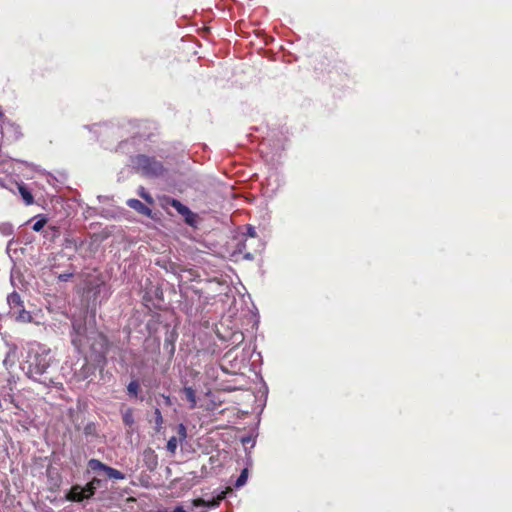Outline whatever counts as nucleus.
<instances>
[{
    "label": "nucleus",
    "mask_w": 512,
    "mask_h": 512,
    "mask_svg": "<svg viewBox=\"0 0 512 512\" xmlns=\"http://www.w3.org/2000/svg\"><path fill=\"white\" fill-rule=\"evenodd\" d=\"M183 393L185 394L186 399L190 403V408H195L197 405L195 390L192 387H184Z\"/></svg>",
    "instance_id": "ddd939ff"
},
{
    "label": "nucleus",
    "mask_w": 512,
    "mask_h": 512,
    "mask_svg": "<svg viewBox=\"0 0 512 512\" xmlns=\"http://www.w3.org/2000/svg\"><path fill=\"white\" fill-rule=\"evenodd\" d=\"M107 467H108L107 465H105L104 463H102L101 461H99L97 459H90L88 461V469L93 472L105 473Z\"/></svg>",
    "instance_id": "f8f14e48"
},
{
    "label": "nucleus",
    "mask_w": 512,
    "mask_h": 512,
    "mask_svg": "<svg viewBox=\"0 0 512 512\" xmlns=\"http://www.w3.org/2000/svg\"><path fill=\"white\" fill-rule=\"evenodd\" d=\"M168 203L176 209V211L182 215L185 219V222L189 225H193L195 222V214L184 204H182L179 200L169 199Z\"/></svg>",
    "instance_id": "423d86ee"
},
{
    "label": "nucleus",
    "mask_w": 512,
    "mask_h": 512,
    "mask_svg": "<svg viewBox=\"0 0 512 512\" xmlns=\"http://www.w3.org/2000/svg\"><path fill=\"white\" fill-rule=\"evenodd\" d=\"M2 117H3V113H2V111L0 110V118H2Z\"/></svg>",
    "instance_id": "c85d7f7f"
},
{
    "label": "nucleus",
    "mask_w": 512,
    "mask_h": 512,
    "mask_svg": "<svg viewBox=\"0 0 512 512\" xmlns=\"http://www.w3.org/2000/svg\"><path fill=\"white\" fill-rule=\"evenodd\" d=\"M18 361L17 347L15 345H8V351L6 352L3 360V365L7 370H10L15 366Z\"/></svg>",
    "instance_id": "6e6552de"
},
{
    "label": "nucleus",
    "mask_w": 512,
    "mask_h": 512,
    "mask_svg": "<svg viewBox=\"0 0 512 512\" xmlns=\"http://www.w3.org/2000/svg\"><path fill=\"white\" fill-rule=\"evenodd\" d=\"M7 302L10 307V313L17 309H20L23 306L20 295L16 292H13L10 295H8Z\"/></svg>",
    "instance_id": "9d476101"
},
{
    "label": "nucleus",
    "mask_w": 512,
    "mask_h": 512,
    "mask_svg": "<svg viewBox=\"0 0 512 512\" xmlns=\"http://www.w3.org/2000/svg\"><path fill=\"white\" fill-rule=\"evenodd\" d=\"M178 446V441L176 437H171L167 442V450L170 453H175Z\"/></svg>",
    "instance_id": "aec40b11"
},
{
    "label": "nucleus",
    "mask_w": 512,
    "mask_h": 512,
    "mask_svg": "<svg viewBox=\"0 0 512 512\" xmlns=\"http://www.w3.org/2000/svg\"><path fill=\"white\" fill-rule=\"evenodd\" d=\"M140 390V385L137 381H131L127 386V392L131 397H137Z\"/></svg>",
    "instance_id": "dca6fc26"
},
{
    "label": "nucleus",
    "mask_w": 512,
    "mask_h": 512,
    "mask_svg": "<svg viewBox=\"0 0 512 512\" xmlns=\"http://www.w3.org/2000/svg\"><path fill=\"white\" fill-rule=\"evenodd\" d=\"M247 231H248V235L249 236H251V237H255L256 236V231H255L254 227H249Z\"/></svg>",
    "instance_id": "393cba45"
},
{
    "label": "nucleus",
    "mask_w": 512,
    "mask_h": 512,
    "mask_svg": "<svg viewBox=\"0 0 512 512\" xmlns=\"http://www.w3.org/2000/svg\"><path fill=\"white\" fill-rule=\"evenodd\" d=\"M127 205L134 209L135 211H137L138 213L142 214V215H145V216H150L152 211L149 207H147L146 205H144L140 200L138 199H129L127 201Z\"/></svg>",
    "instance_id": "1a4fd4ad"
},
{
    "label": "nucleus",
    "mask_w": 512,
    "mask_h": 512,
    "mask_svg": "<svg viewBox=\"0 0 512 512\" xmlns=\"http://www.w3.org/2000/svg\"><path fill=\"white\" fill-rule=\"evenodd\" d=\"M247 259H252V255L250 253H247L245 256Z\"/></svg>",
    "instance_id": "cd10ccee"
},
{
    "label": "nucleus",
    "mask_w": 512,
    "mask_h": 512,
    "mask_svg": "<svg viewBox=\"0 0 512 512\" xmlns=\"http://www.w3.org/2000/svg\"><path fill=\"white\" fill-rule=\"evenodd\" d=\"M155 423L157 428L159 429L163 424V417L159 409H155Z\"/></svg>",
    "instance_id": "412c9836"
},
{
    "label": "nucleus",
    "mask_w": 512,
    "mask_h": 512,
    "mask_svg": "<svg viewBox=\"0 0 512 512\" xmlns=\"http://www.w3.org/2000/svg\"><path fill=\"white\" fill-rule=\"evenodd\" d=\"M0 231L4 234V235H10L12 233V228L10 225L8 224H2L0 225Z\"/></svg>",
    "instance_id": "5701e85b"
},
{
    "label": "nucleus",
    "mask_w": 512,
    "mask_h": 512,
    "mask_svg": "<svg viewBox=\"0 0 512 512\" xmlns=\"http://www.w3.org/2000/svg\"><path fill=\"white\" fill-rule=\"evenodd\" d=\"M10 314L19 322L28 323L32 320L31 314L26 311L23 306Z\"/></svg>",
    "instance_id": "9b49d317"
},
{
    "label": "nucleus",
    "mask_w": 512,
    "mask_h": 512,
    "mask_svg": "<svg viewBox=\"0 0 512 512\" xmlns=\"http://www.w3.org/2000/svg\"><path fill=\"white\" fill-rule=\"evenodd\" d=\"M89 337L87 336L86 326L82 323L81 320L72 319V333H71V342L73 346L80 350L88 341Z\"/></svg>",
    "instance_id": "20e7f679"
},
{
    "label": "nucleus",
    "mask_w": 512,
    "mask_h": 512,
    "mask_svg": "<svg viewBox=\"0 0 512 512\" xmlns=\"http://www.w3.org/2000/svg\"><path fill=\"white\" fill-rule=\"evenodd\" d=\"M138 194L141 198H143L146 202H148L149 204H152L153 203V198L151 197V195L145 190L144 187H139L138 189Z\"/></svg>",
    "instance_id": "6ab92c4d"
},
{
    "label": "nucleus",
    "mask_w": 512,
    "mask_h": 512,
    "mask_svg": "<svg viewBox=\"0 0 512 512\" xmlns=\"http://www.w3.org/2000/svg\"><path fill=\"white\" fill-rule=\"evenodd\" d=\"M163 398H164L165 404H167V405L171 404V400H170L169 396H163Z\"/></svg>",
    "instance_id": "bb28decb"
},
{
    "label": "nucleus",
    "mask_w": 512,
    "mask_h": 512,
    "mask_svg": "<svg viewBox=\"0 0 512 512\" xmlns=\"http://www.w3.org/2000/svg\"><path fill=\"white\" fill-rule=\"evenodd\" d=\"M51 360L50 349L33 343L29 346L27 359L22 369L29 378L48 387L53 383L52 378L47 375Z\"/></svg>",
    "instance_id": "f257e3e1"
},
{
    "label": "nucleus",
    "mask_w": 512,
    "mask_h": 512,
    "mask_svg": "<svg viewBox=\"0 0 512 512\" xmlns=\"http://www.w3.org/2000/svg\"><path fill=\"white\" fill-rule=\"evenodd\" d=\"M179 432L183 435V437L186 436V428L183 424L179 425Z\"/></svg>",
    "instance_id": "a878e982"
},
{
    "label": "nucleus",
    "mask_w": 512,
    "mask_h": 512,
    "mask_svg": "<svg viewBox=\"0 0 512 512\" xmlns=\"http://www.w3.org/2000/svg\"><path fill=\"white\" fill-rule=\"evenodd\" d=\"M101 480L93 478L85 487L74 486L70 492V499L72 501H83L94 495L96 488L100 485Z\"/></svg>",
    "instance_id": "7ed1b4c3"
},
{
    "label": "nucleus",
    "mask_w": 512,
    "mask_h": 512,
    "mask_svg": "<svg viewBox=\"0 0 512 512\" xmlns=\"http://www.w3.org/2000/svg\"><path fill=\"white\" fill-rule=\"evenodd\" d=\"M72 276H73L72 272L62 273V274L58 275V280L65 282V281H68Z\"/></svg>",
    "instance_id": "b1692460"
},
{
    "label": "nucleus",
    "mask_w": 512,
    "mask_h": 512,
    "mask_svg": "<svg viewBox=\"0 0 512 512\" xmlns=\"http://www.w3.org/2000/svg\"><path fill=\"white\" fill-rule=\"evenodd\" d=\"M123 422L125 425L131 426L134 423V417L131 409L126 410L123 413Z\"/></svg>",
    "instance_id": "a211bd4d"
},
{
    "label": "nucleus",
    "mask_w": 512,
    "mask_h": 512,
    "mask_svg": "<svg viewBox=\"0 0 512 512\" xmlns=\"http://www.w3.org/2000/svg\"><path fill=\"white\" fill-rule=\"evenodd\" d=\"M1 133L3 136L10 137L14 140L21 136L20 127L10 121H4L1 126Z\"/></svg>",
    "instance_id": "0eeeda50"
},
{
    "label": "nucleus",
    "mask_w": 512,
    "mask_h": 512,
    "mask_svg": "<svg viewBox=\"0 0 512 512\" xmlns=\"http://www.w3.org/2000/svg\"><path fill=\"white\" fill-rule=\"evenodd\" d=\"M19 192L25 202L26 205H31L33 203V196L30 191L23 185H18Z\"/></svg>",
    "instance_id": "4468645a"
},
{
    "label": "nucleus",
    "mask_w": 512,
    "mask_h": 512,
    "mask_svg": "<svg viewBox=\"0 0 512 512\" xmlns=\"http://www.w3.org/2000/svg\"><path fill=\"white\" fill-rule=\"evenodd\" d=\"M247 479H248V469L245 468V469L242 470L241 474L237 478L234 486L236 488H240V487L244 486L246 484V482H247Z\"/></svg>",
    "instance_id": "f3484780"
},
{
    "label": "nucleus",
    "mask_w": 512,
    "mask_h": 512,
    "mask_svg": "<svg viewBox=\"0 0 512 512\" xmlns=\"http://www.w3.org/2000/svg\"><path fill=\"white\" fill-rule=\"evenodd\" d=\"M228 492H231V489L228 488L226 491H221L216 497H213L211 499H208V500H204V499H195L192 501V506H193V509H197V508H204V509H208V508H215L217 506H219L220 502L226 498V495Z\"/></svg>",
    "instance_id": "39448f33"
},
{
    "label": "nucleus",
    "mask_w": 512,
    "mask_h": 512,
    "mask_svg": "<svg viewBox=\"0 0 512 512\" xmlns=\"http://www.w3.org/2000/svg\"><path fill=\"white\" fill-rule=\"evenodd\" d=\"M105 474L110 479L123 480L125 478V475L121 471L109 466L107 467Z\"/></svg>",
    "instance_id": "2eb2a0df"
},
{
    "label": "nucleus",
    "mask_w": 512,
    "mask_h": 512,
    "mask_svg": "<svg viewBox=\"0 0 512 512\" xmlns=\"http://www.w3.org/2000/svg\"><path fill=\"white\" fill-rule=\"evenodd\" d=\"M45 223H46V220H45V219H39V220H37V221L33 224L32 229H33L34 231L38 232V231L42 230V228L44 227Z\"/></svg>",
    "instance_id": "4be33fe9"
},
{
    "label": "nucleus",
    "mask_w": 512,
    "mask_h": 512,
    "mask_svg": "<svg viewBox=\"0 0 512 512\" xmlns=\"http://www.w3.org/2000/svg\"><path fill=\"white\" fill-rule=\"evenodd\" d=\"M133 167L148 177H158L163 174V164L154 157L137 155L131 159Z\"/></svg>",
    "instance_id": "f03ea898"
}]
</instances>
